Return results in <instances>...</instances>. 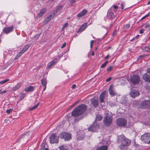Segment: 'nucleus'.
<instances>
[{"label": "nucleus", "mask_w": 150, "mask_h": 150, "mask_svg": "<svg viewBox=\"0 0 150 150\" xmlns=\"http://www.w3.org/2000/svg\"><path fill=\"white\" fill-rule=\"evenodd\" d=\"M86 109L87 106L86 105L81 104L74 109L71 113V115L73 116L76 117L74 119L75 122H78L83 118V117H79L78 116L83 113Z\"/></svg>", "instance_id": "obj_1"}, {"label": "nucleus", "mask_w": 150, "mask_h": 150, "mask_svg": "<svg viewBox=\"0 0 150 150\" xmlns=\"http://www.w3.org/2000/svg\"><path fill=\"white\" fill-rule=\"evenodd\" d=\"M117 143L120 144L118 147L120 149H122L125 147L129 146L131 144V141L122 134L118 137Z\"/></svg>", "instance_id": "obj_2"}, {"label": "nucleus", "mask_w": 150, "mask_h": 150, "mask_svg": "<svg viewBox=\"0 0 150 150\" xmlns=\"http://www.w3.org/2000/svg\"><path fill=\"white\" fill-rule=\"evenodd\" d=\"M105 125L106 126H110L112 122V116L110 113H108L106 114V116L104 117L103 120Z\"/></svg>", "instance_id": "obj_3"}, {"label": "nucleus", "mask_w": 150, "mask_h": 150, "mask_svg": "<svg viewBox=\"0 0 150 150\" xmlns=\"http://www.w3.org/2000/svg\"><path fill=\"white\" fill-rule=\"evenodd\" d=\"M59 137L61 139H63L65 141H69L71 138V134L68 132H62L61 133Z\"/></svg>", "instance_id": "obj_4"}, {"label": "nucleus", "mask_w": 150, "mask_h": 150, "mask_svg": "<svg viewBox=\"0 0 150 150\" xmlns=\"http://www.w3.org/2000/svg\"><path fill=\"white\" fill-rule=\"evenodd\" d=\"M141 139L143 142L148 144H150V133H145L141 136Z\"/></svg>", "instance_id": "obj_5"}, {"label": "nucleus", "mask_w": 150, "mask_h": 150, "mask_svg": "<svg viewBox=\"0 0 150 150\" xmlns=\"http://www.w3.org/2000/svg\"><path fill=\"white\" fill-rule=\"evenodd\" d=\"M130 80L133 85H136L140 82V78L138 75H134L131 77Z\"/></svg>", "instance_id": "obj_6"}, {"label": "nucleus", "mask_w": 150, "mask_h": 150, "mask_svg": "<svg viewBox=\"0 0 150 150\" xmlns=\"http://www.w3.org/2000/svg\"><path fill=\"white\" fill-rule=\"evenodd\" d=\"M30 47V45H27L23 47L22 50L18 53V54L16 57L15 59H16L18 58L21 55L26 51Z\"/></svg>", "instance_id": "obj_7"}, {"label": "nucleus", "mask_w": 150, "mask_h": 150, "mask_svg": "<svg viewBox=\"0 0 150 150\" xmlns=\"http://www.w3.org/2000/svg\"><path fill=\"white\" fill-rule=\"evenodd\" d=\"M99 127V125H98L96 122H95L88 128V130L93 132L96 131L98 129Z\"/></svg>", "instance_id": "obj_8"}, {"label": "nucleus", "mask_w": 150, "mask_h": 150, "mask_svg": "<svg viewBox=\"0 0 150 150\" xmlns=\"http://www.w3.org/2000/svg\"><path fill=\"white\" fill-rule=\"evenodd\" d=\"M117 124L120 126H124L127 124V120L124 118H119L117 120Z\"/></svg>", "instance_id": "obj_9"}, {"label": "nucleus", "mask_w": 150, "mask_h": 150, "mask_svg": "<svg viewBox=\"0 0 150 150\" xmlns=\"http://www.w3.org/2000/svg\"><path fill=\"white\" fill-rule=\"evenodd\" d=\"M50 142L51 144L57 143L58 142V139L57 135L55 133H52L50 137Z\"/></svg>", "instance_id": "obj_10"}, {"label": "nucleus", "mask_w": 150, "mask_h": 150, "mask_svg": "<svg viewBox=\"0 0 150 150\" xmlns=\"http://www.w3.org/2000/svg\"><path fill=\"white\" fill-rule=\"evenodd\" d=\"M140 93L139 91L137 90H133L129 93L130 96L133 98H134L139 96Z\"/></svg>", "instance_id": "obj_11"}, {"label": "nucleus", "mask_w": 150, "mask_h": 150, "mask_svg": "<svg viewBox=\"0 0 150 150\" xmlns=\"http://www.w3.org/2000/svg\"><path fill=\"white\" fill-rule=\"evenodd\" d=\"M91 102L92 105H93L94 107L96 108L98 106L99 102L97 98L95 97L91 99Z\"/></svg>", "instance_id": "obj_12"}, {"label": "nucleus", "mask_w": 150, "mask_h": 150, "mask_svg": "<svg viewBox=\"0 0 150 150\" xmlns=\"http://www.w3.org/2000/svg\"><path fill=\"white\" fill-rule=\"evenodd\" d=\"M141 104L143 108H150V101L149 100L143 101L142 102Z\"/></svg>", "instance_id": "obj_13"}, {"label": "nucleus", "mask_w": 150, "mask_h": 150, "mask_svg": "<svg viewBox=\"0 0 150 150\" xmlns=\"http://www.w3.org/2000/svg\"><path fill=\"white\" fill-rule=\"evenodd\" d=\"M109 92L110 94L112 96H114L116 95V93L113 86L111 85L110 86L109 88Z\"/></svg>", "instance_id": "obj_14"}, {"label": "nucleus", "mask_w": 150, "mask_h": 150, "mask_svg": "<svg viewBox=\"0 0 150 150\" xmlns=\"http://www.w3.org/2000/svg\"><path fill=\"white\" fill-rule=\"evenodd\" d=\"M58 62V60L57 58H55L53 60L47 64V69H48L51 67L52 66L54 65Z\"/></svg>", "instance_id": "obj_15"}, {"label": "nucleus", "mask_w": 150, "mask_h": 150, "mask_svg": "<svg viewBox=\"0 0 150 150\" xmlns=\"http://www.w3.org/2000/svg\"><path fill=\"white\" fill-rule=\"evenodd\" d=\"M13 29V26H11L9 27L4 28L3 30V31L5 33L8 34L11 32Z\"/></svg>", "instance_id": "obj_16"}, {"label": "nucleus", "mask_w": 150, "mask_h": 150, "mask_svg": "<svg viewBox=\"0 0 150 150\" xmlns=\"http://www.w3.org/2000/svg\"><path fill=\"white\" fill-rule=\"evenodd\" d=\"M106 93V91H104L100 94V100L101 103L104 102V100L105 96Z\"/></svg>", "instance_id": "obj_17"}, {"label": "nucleus", "mask_w": 150, "mask_h": 150, "mask_svg": "<svg viewBox=\"0 0 150 150\" xmlns=\"http://www.w3.org/2000/svg\"><path fill=\"white\" fill-rule=\"evenodd\" d=\"M53 18V16L52 15H50L47 16L44 21V23L45 24L48 23Z\"/></svg>", "instance_id": "obj_18"}, {"label": "nucleus", "mask_w": 150, "mask_h": 150, "mask_svg": "<svg viewBox=\"0 0 150 150\" xmlns=\"http://www.w3.org/2000/svg\"><path fill=\"white\" fill-rule=\"evenodd\" d=\"M108 147L107 145L101 146L97 148L96 150H107Z\"/></svg>", "instance_id": "obj_19"}, {"label": "nucleus", "mask_w": 150, "mask_h": 150, "mask_svg": "<svg viewBox=\"0 0 150 150\" xmlns=\"http://www.w3.org/2000/svg\"><path fill=\"white\" fill-rule=\"evenodd\" d=\"M46 9L45 8H44L41 9L39 13L38 14V17L39 18L41 17L43 15L46 11Z\"/></svg>", "instance_id": "obj_20"}, {"label": "nucleus", "mask_w": 150, "mask_h": 150, "mask_svg": "<svg viewBox=\"0 0 150 150\" xmlns=\"http://www.w3.org/2000/svg\"><path fill=\"white\" fill-rule=\"evenodd\" d=\"M87 13V11L86 10H83L80 13L78 14L77 16L78 17H81L85 15Z\"/></svg>", "instance_id": "obj_21"}, {"label": "nucleus", "mask_w": 150, "mask_h": 150, "mask_svg": "<svg viewBox=\"0 0 150 150\" xmlns=\"http://www.w3.org/2000/svg\"><path fill=\"white\" fill-rule=\"evenodd\" d=\"M87 24L86 23H85L79 29L78 31L79 32H82L87 27Z\"/></svg>", "instance_id": "obj_22"}, {"label": "nucleus", "mask_w": 150, "mask_h": 150, "mask_svg": "<svg viewBox=\"0 0 150 150\" xmlns=\"http://www.w3.org/2000/svg\"><path fill=\"white\" fill-rule=\"evenodd\" d=\"M118 6L116 5H113L110 8V9L109 10L111 11V10L113 9V11L114 12H116L117 11V9L118 8Z\"/></svg>", "instance_id": "obj_23"}, {"label": "nucleus", "mask_w": 150, "mask_h": 150, "mask_svg": "<svg viewBox=\"0 0 150 150\" xmlns=\"http://www.w3.org/2000/svg\"><path fill=\"white\" fill-rule=\"evenodd\" d=\"M142 49L145 51L146 52H150V45L148 46H146L145 47H143L142 48Z\"/></svg>", "instance_id": "obj_24"}, {"label": "nucleus", "mask_w": 150, "mask_h": 150, "mask_svg": "<svg viewBox=\"0 0 150 150\" xmlns=\"http://www.w3.org/2000/svg\"><path fill=\"white\" fill-rule=\"evenodd\" d=\"M34 90V88L32 86H29V87L26 88L25 89V91H33Z\"/></svg>", "instance_id": "obj_25"}, {"label": "nucleus", "mask_w": 150, "mask_h": 150, "mask_svg": "<svg viewBox=\"0 0 150 150\" xmlns=\"http://www.w3.org/2000/svg\"><path fill=\"white\" fill-rule=\"evenodd\" d=\"M60 150H68L67 146L66 145H63L59 146Z\"/></svg>", "instance_id": "obj_26"}, {"label": "nucleus", "mask_w": 150, "mask_h": 150, "mask_svg": "<svg viewBox=\"0 0 150 150\" xmlns=\"http://www.w3.org/2000/svg\"><path fill=\"white\" fill-rule=\"evenodd\" d=\"M21 86V85L20 84H17L13 88V91H15L18 89H19Z\"/></svg>", "instance_id": "obj_27"}, {"label": "nucleus", "mask_w": 150, "mask_h": 150, "mask_svg": "<svg viewBox=\"0 0 150 150\" xmlns=\"http://www.w3.org/2000/svg\"><path fill=\"white\" fill-rule=\"evenodd\" d=\"M41 83L43 86H46L47 82L46 79H42L41 80Z\"/></svg>", "instance_id": "obj_28"}, {"label": "nucleus", "mask_w": 150, "mask_h": 150, "mask_svg": "<svg viewBox=\"0 0 150 150\" xmlns=\"http://www.w3.org/2000/svg\"><path fill=\"white\" fill-rule=\"evenodd\" d=\"M103 117L101 115H97L96 117V120L97 121H100L102 119Z\"/></svg>", "instance_id": "obj_29"}, {"label": "nucleus", "mask_w": 150, "mask_h": 150, "mask_svg": "<svg viewBox=\"0 0 150 150\" xmlns=\"http://www.w3.org/2000/svg\"><path fill=\"white\" fill-rule=\"evenodd\" d=\"M107 15L109 18H112L113 16V13L111 11H109Z\"/></svg>", "instance_id": "obj_30"}, {"label": "nucleus", "mask_w": 150, "mask_h": 150, "mask_svg": "<svg viewBox=\"0 0 150 150\" xmlns=\"http://www.w3.org/2000/svg\"><path fill=\"white\" fill-rule=\"evenodd\" d=\"M9 81V79H6L5 80L0 81V84H3Z\"/></svg>", "instance_id": "obj_31"}, {"label": "nucleus", "mask_w": 150, "mask_h": 150, "mask_svg": "<svg viewBox=\"0 0 150 150\" xmlns=\"http://www.w3.org/2000/svg\"><path fill=\"white\" fill-rule=\"evenodd\" d=\"M108 61H106L101 66V68H104L105 67L106 65L108 64Z\"/></svg>", "instance_id": "obj_32"}, {"label": "nucleus", "mask_w": 150, "mask_h": 150, "mask_svg": "<svg viewBox=\"0 0 150 150\" xmlns=\"http://www.w3.org/2000/svg\"><path fill=\"white\" fill-rule=\"evenodd\" d=\"M39 105V103H38L36 105L32 107L30 109V110H32L33 109L36 108L37 107H38Z\"/></svg>", "instance_id": "obj_33"}, {"label": "nucleus", "mask_w": 150, "mask_h": 150, "mask_svg": "<svg viewBox=\"0 0 150 150\" xmlns=\"http://www.w3.org/2000/svg\"><path fill=\"white\" fill-rule=\"evenodd\" d=\"M25 97V95L24 94L22 93L21 94L20 96V100H21L23 99Z\"/></svg>", "instance_id": "obj_34"}, {"label": "nucleus", "mask_w": 150, "mask_h": 150, "mask_svg": "<svg viewBox=\"0 0 150 150\" xmlns=\"http://www.w3.org/2000/svg\"><path fill=\"white\" fill-rule=\"evenodd\" d=\"M112 69V66H109L107 68V70L108 71H110Z\"/></svg>", "instance_id": "obj_35"}, {"label": "nucleus", "mask_w": 150, "mask_h": 150, "mask_svg": "<svg viewBox=\"0 0 150 150\" xmlns=\"http://www.w3.org/2000/svg\"><path fill=\"white\" fill-rule=\"evenodd\" d=\"M130 27V24H127L124 26V29H126L129 28Z\"/></svg>", "instance_id": "obj_36"}, {"label": "nucleus", "mask_w": 150, "mask_h": 150, "mask_svg": "<svg viewBox=\"0 0 150 150\" xmlns=\"http://www.w3.org/2000/svg\"><path fill=\"white\" fill-rule=\"evenodd\" d=\"M68 25V23H65L64 25L63 26V27L62 28V30H64V28L66 27L67 25Z\"/></svg>", "instance_id": "obj_37"}, {"label": "nucleus", "mask_w": 150, "mask_h": 150, "mask_svg": "<svg viewBox=\"0 0 150 150\" xmlns=\"http://www.w3.org/2000/svg\"><path fill=\"white\" fill-rule=\"evenodd\" d=\"M144 28L146 29H149L150 28L149 25V24H146Z\"/></svg>", "instance_id": "obj_38"}, {"label": "nucleus", "mask_w": 150, "mask_h": 150, "mask_svg": "<svg viewBox=\"0 0 150 150\" xmlns=\"http://www.w3.org/2000/svg\"><path fill=\"white\" fill-rule=\"evenodd\" d=\"M149 14L148 13L147 15H146L144 17H143L140 20H142L146 18L148 16H149Z\"/></svg>", "instance_id": "obj_39"}, {"label": "nucleus", "mask_w": 150, "mask_h": 150, "mask_svg": "<svg viewBox=\"0 0 150 150\" xmlns=\"http://www.w3.org/2000/svg\"><path fill=\"white\" fill-rule=\"evenodd\" d=\"M66 45V42H64L62 45L61 47V48L62 49Z\"/></svg>", "instance_id": "obj_40"}, {"label": "nucleus", "mask_w": 150, "mask_h": 150, "mask_svg": "<svg viewBox=\"0 0 150 150\" xmlns=\"http://www.w3.org/2000/svg\"><path fill=\"white\" fill-rule=\"evenodd\" d=\"M12 111V109H8V110H6V112L7 113H8V114H9L11 112V111Z\"/></svg>", "instance_id": "obj_41"}, {"label": "nucleus", "mask_w": 150, "mask_h": 150, "mask_svg": "<svg viewBox=\"0 0 150 150\" xmlns=\"http://www.w3.org/2000/svg\"><path fill=\"white\" fill-rule=\"evenodd\" d=\"M112 79V77H110L109 78H108V79H107L106 80V82H109V81H110L111 80V79Z\"/></svg>", "instance_id": "obj_42"}, {"label": "nucleus", "mask_w": 150, "mask_h": 150, "mask_svg": "<svg viewBox=\"0 0 150 150\" xmlns=\"http://www.w3.org/2000/svg\"><path fill=\"white\" fill-rule=\"evenodd\" d=\"M147 72L149 74H150V68H148L147 70Z\"/></svg>", "instance_id": "obj_43"}, {"label": "nucleus", "mask_w": 150, "mask_h": 150, "mask_svg": "<svg viewBox=\"0 0 150 150\" xmlns=\"http://www.w3.org/2000/svg\"><path fill=\"white\" fill-rule=\"evenodd\" d=\"M76 85L75 84H73L71 88L73 89H74L76 87Z\"/></svg>", "instance_id": "obj_44"}, {"label": "nucleus", "mask_w": 150, "mask_h": 150, "mask_svg": "<svg viewBox=\"0 0 150 150\" xmlns=\"http://www.w3.org/2000/svg\"><path fill=\"white\" fill-rule=\"evenodd\" d=\"M124 5H125L123 3H122V4H121V8H122V9H123L124 8L123 6Z\"/></svg>", "instance_id": "obj_45"}, {"label": "nucleus", "mask_w": 150, "mask_h": 150, "mask_svg": "<svg viewBox=\"0 0 150 150\" xmlns=\"http://www.w3.org/2000/svg\"><path fill=\"white\" fill-rule=\"evenodd\" d=\"M144 30L143 29L139 31V33L140 34H142L144 32Z\"/></svg>", "instance_id": "obj_46"}, {"label": "nucleus", "mask_w": 150, "mask_h": 150, "mask_svg": "<svg viewBox=\"0 0 150 150\" xmlns=\"http://www.w3.org/2000/svg\"><path fill=\"white\" fill-rule=\"evenodd\" d=\"M110 57V55L108 54L105 57V59H107Z\"/></svg>", "instance_id": "obj_47"}, {"label": "nucleus", "mask_w": 150, "mask_h": 150, "mask_svg": "<svg viewBox=\"0 0 150 150\" xmlns=\"http://www.w3.org/2000/svg\"><path fill=\"white\" fill-rule=\"evenodd\" d=\"M76 0H71V3H73L76 2Z\"/></svg>", "instance_id": "obj_48"}, {"label": "nucleus", "mask_w": 150, "mask_h": 150, "mask_svg": "<svg viewBox=\"0 0 150 150\" xmlns=\"http://www.w3.org/2000/svg\"><path fill=\"white\" fill-rule=\"evenodd\" d=\"M94 42V41L93 40H91V45H90V46H91V48H92V46H93V45L91 43V42Z\"/></svg>", "instance_id": "obj_49"}, {"label": "nucleus", "mask_w": 150, "mask_h": 150, "mask_svg": "<svg viewBox=\"0 0 150 150\" xmlns=\"http://www.w3.org/2000/svg\"><path fill=\"white\" fill-rule=\"evenodd\" d=\"M6 90H4L3 91H2L1 92V94H3L6 93Z\"/></svg>", "instance_id": "obj_50"}, {"label": "nucleus", "mask_w": 150, "mask_h": 150, "mask_svg": "<svg viewBox=\"0 0 150 150\" xmlns=\"http://www.w3.org/2000/svg\"><path fill=\"white\" fill-rule=\"evenodd\" d=\"M91 54L92 56H94L95 55V53L93 52H92L91 53Z\"/></svg>", "instance_id": "obj_51"}, {"label": "nucleus", "mask_w": 150, "mask_h": 150, "mask_svg": "<svg viewBox=\"0 0 150 150\" xmlns=\"http://www.w3.org/2000/svg\"><path fill=\"white\" fill-rule=\"evenodd\" d=\"M143 56V55H140L139 56L138 58V59H140L142 58V57Z\"/></svg>", "instance_id": "obj_52"}, {"label": "nucleus", "mask_w": 150, "mask_h": 150, "mask_svg": "<svg viewBox=\"0 0 150 150\" xmlns=\"http://www.w3.org/2000/svg\"><path fill=\"white\" fill-rule=\"evenodd\" d=\"M45 86V87H44V89L43 90V91H45V89L46 88V86Z\"/></svg>", "instance_id": "obj_53"}, {"label": "nucleus", "mask_w": 150, "mask_h": 150, "mask_svg": "<svg viewBox=\"0 0 150 150\" xmlns=\"http://www.w3.org/2000/svg\"><path fill=\"white\" fill-rule=\"evenodd\" d=\"M116 33H115V32H114V33H113V36H115V35H116Z\"/></svg>", "instance_id": "obj_54"}, {"label": "nucleus", "mask_w": 150, "mask_h": 150, "mask_svg": "<svg viewBox=\"0 0 150 150\" xmlns=\"http://www.w3.org/2000/svg\"><path fill=\"white\" fill-rule=\"evenodd\" d=\"M25 136L23 135H21V138L24 137Z\"/></svg>", "instance_id": "obj_55"}, {"label": "nucleus", "mask_w": 150, "mask_h": 150, "mask_svg": "<svg viewBox=\"0 0 150 150\" xmlns=\"http://www.w3.org/2000/svg\"><path fill=\"white\" fill-rule=\"evenodd\" d=\"M147 4H150V1H149L147 2Z\"/></svg>", "instance_id": "obj_56"}, {"label": "nucleus", "mask_w": 150, "mask_h": 150, "mask_svg": "<svg viewBox=\"0 0 150 150\" xmlns=\"http://www.w3.org/2000/svg\"><path fill=\"white\" fill-rule=\"evenodd\" d=\"M139 36V35H138L136 36V37H135V38H137V39L138 38V37Z\"/></svg>", "instance_id": "obj_57"}, {"label": "nucleus", "mask_w": 150, "mask_h": 150, "mask_svg": "<svg viewBox=\"0 0 150 150\" xmlns=\"http://www.w3.org/2000/svg\"><path fill=\"white\" fill-rule=\"evenodd\" d=\"M1 92L2 91H1V90L0 89V94H1Z\"/></svg>", "instance_id": "obj_58"}, {"label": "nucleus", "mask_w": 150, "mask_h": 150, "mask_svg": "<svg viewBox=\"0 0 150 150\" xmlns=\"http://www.w3.org/2000/svg\"><path fill=\"white\" fill-rule=\"evenodd\" d=\"M143 55V56L142 57H144L145 56V55Z\"/></svg>", "instance_id": "obj_59"}, {"label": "nucleus", "mask_w": 150, "mask_h": 150, "mask_svg": "<svg viewBox=\"0 0 150 150\" xmlns=\"http://www.w3.org/2000/svg\"><path fill=\"white\" fill-rule=\"evenodd\" d=\"M62 6H60L59 8H62Z\"/></svg>", "instance_id": "obj_60"}, {"label": "nucleus", "mask_w": 150, "mask_h": 150, "mask_svg": "<svg viewBox=\"0 0 150 150\" xmlns=\"http://www.w3.org/2000/svg\"><path fill=\"white\" fill-rule=\"evenodd\" d=\"M77 103V102H76V103H74V105L76 104Z\"/></svg>", "instance_id": "obj_61"}, {"label": "nucleus", "mask_w": 150, "mask_h": 150, "mask_svg": "<svg viewBox=\"0 0 150 150\" xmlns=\"http://www.w3.org/2000/svg\"><path fill=\"white\" fill-rule=\"evenodd\" d=\"M93 42H91V43H92V45L93 44Z\"/></svg>", "instance_id": "obj_62"}, {"label": "nucleus", "mask_w": 150, "mask_h": 150, "mask_svg": "<svg viewBox=\"0 0 150 150\" xmlns=\"http://www.w3.org/2000/svg\"><path fill=\"white\" fill-rule=\"evenodd\" d=\"M36 35V36H37L38 37H39V35Z\"/></svg>", "instance_id": "obj_63"}, {"label": "nucleus", "mask_w": 150, "mask_h": 150, "mask_svg": "<svg viewBox=\"0 0 150 150\" xmlns=\"http://www.w3.org/2000/svg\"><path fill=\"white\" fill-rule=\"evenodd\" d=\"M45 150H48L47 148H46Z\"/></svg>", "instance_id": "obj_64"}]
</instances>
